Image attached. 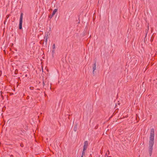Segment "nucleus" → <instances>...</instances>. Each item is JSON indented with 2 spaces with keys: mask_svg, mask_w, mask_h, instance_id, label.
Here are the masks:
<instances>
[{
  "mask_svg": "<svg viewBox=\"0 0 157 157\" xmlns=\"http://www.w3.org/2000/svg\"><path fill=\"white\" fill-rule=\"evenodd\" d=\"M154 131L153 129H151L149 144V151L150 156H151L153 150V146L154 144Z\"/></svg>",
  "mask_w": 157,
  "mask_h": 157,
  "instance_id": "f257e3e1",
  "label": "nucleus"
},
{
  "mask_svg": "<svg viewBox=\"0 0 157 157\" xmlns=\"http://www.w3.org/2000/svg\"><path fill=\"white\" fill-rule=\"evenodd\" d=\"M87 146H88V142L87 141H85L84 143L83 151L82 153V156L81 157H82L84 155V154H85L84 151H85L87 147Z\"/></svg>",
  "mask_w": 157,
  "mask_h": 157,
  "instance_id": "f03ea898",
  "label": "nucleus"
},
{
  "mask_svg": "<svg viewBox=\"0 0 157 157\" xmlns=\"http://www.w3.org/2000/svg\"><path fill=\"white\" fill-rule=\"evenodd\" d=\"M23 19V14L21 13L20 19V22L19 24V29H21L22 28V23Z\"/></svg>",
  "mask_w": 157,
  "mask_h": 157,
  "instance_id": "7ed1b4c3",
  "label": "nucleus"
},
{
  "mask_svg": "<svg viewBox=\"0 0 157 157\" xmlns=\"http://www.w3.org/2000/svg\"><path fill=\"white\" fill-rule=\"evenodd\" d=\"M57 9H55L53 10V12L52 13V14L51 16V18H52V17L53 16L55 15V14L57 12Z\"/></svg>",
  "mask_w": 157,
  "mask_h": 157,
  "instance_id": "20e7f679",
  "label": "nucleus"
},
{
  "mask_svg": "<svg viewBox=\"0 0 157 157\" xmlns=\"http://www.w3.org/2000/svg\"><path fill=\"white\" fill-rule=\"evenodd\" d=\"M93 74H94V71L96 69V63H95L94 64V66L93 67Z\"/></svg>",
  "mask_w": 157,
  "mask_h": 157,
  "instance_id": "39448f33",
  "label": "nucleus"
},
{
  "mask_svg": "<svg viewBox=\"0 0 157 157\" xmlns=\"http://www.w3.org/2000/svg\"><path fill=\"white\" fill-rule=\"evenodd\" d=\"M55 45L54 44H53V46H52V49L55 50Z\"/></svg>",
  "mask_w": 157,
  "mask_h": 157,
  "instance_id": "423d86ee",
  "label": "nucleus"
},
{
  "mask_svg": "<svg viewBox=\"0 0 157 157\" xmlns=\"http://www.w3.org/2000/svg\"><path fill=\"white\" fill-rule=\"evenodd\" d=\"M55 50L52 49V55H53L54 53Z\"/></svg>",
  "mask_w": 157,
  "mask_h": 157,
  "instance_id": "0eeeda50",
  "label": "nucleus"
},
{
  "mask_svg": "<svg viewBox=\"0 0 157 157\" xmlns=\"http://www.w3.org/2000/svg\"><path fill=\"white\" fill-rule=\"evenodd\" d=\"M45 37H46V39H48V34L46 35Z\"/></svg>",
  "mask_w": 157,
  "mask_h": 157,
  "instance_id": "6e6552de",
  "label": "nucleus"
},
{
  "mask_svg": "<svg viewBox=\"0 0 157 157\" xmlns=\"http://www.w3.org/2000/svg\"><path fill=\"white\" fill-rule=\"evenodd\" d=\"M47 39H46L45 40V42L46 43L47 42Z\"/></svg>",
  "mask_w": 157,
  "mask_h": 157,
  "instance_id": "1a4fd4ad",
  "label": "nucleus"
}]
</instances>
